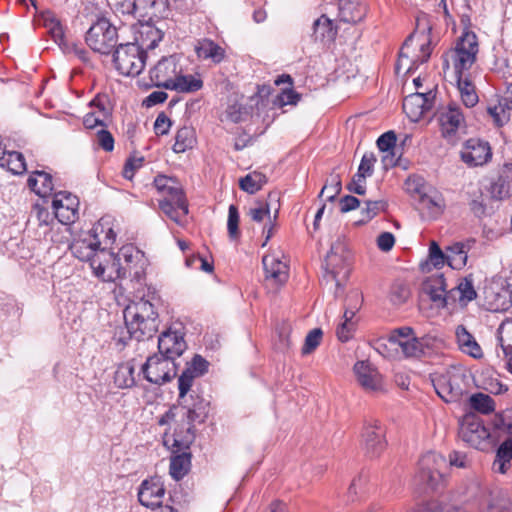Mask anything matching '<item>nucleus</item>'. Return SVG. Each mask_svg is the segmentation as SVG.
<instances>
[{"label":"nucleus","instance_id":"f257e3e1","mask_svg":"<svg viewBox=\"0 0 512 512\" xmlns=\"http://www.w3.org/2000/svg\"><path fill=\"white\" fill-rule=\"evenodd\" d=\"M125 327L116 331L114 340L117 344L127 345L135 339L143 341L152 338L158 331V313L154 305L145 299L129 304L123 312Z\"/></svg>","mask_w":512,"mask_h":512},{"label":"nucleus","instance_id":"f03ea898","mask_svg":"<svg viewBox=\"0 0 512 512\" xmlns=\"http://www.w3.org/2000/svg\"><path fill=\"white\" fill-rule=\"evenodd\" d=\"M147 54L133 42L119 44L113 52L115 69L123 76H138L146 65Z\"/></svg>","mask_w":512,"mask_h":512},{"label":"nucleus","instance_id":"7ed1b4c3","mask_svg":"<svg viewBox=\"0 0 512 512\" xmlns=\"http://www.w3.org/2000/svg\"><path fill=\"white\" fill-rule=\"evenodd\" d=\"M418 464L415 482L422 486L423 492L437 489L443 482L442 469L446 467V459L441 454L430 451L420 458Z\"/></svg>","mask_w":512,"mask_h":512},{"label":"nucleus","instance_id":"20e7f679","mask_svg":"<svg viewBox=\"0 0 512 512\" xmlns=\"http://www.w3.org/2000/svg\"><path fill=\"white\" fill-rule=\"evenodd\" d=\"M85 41L94 52L109 55L118 46L117 28L108 19L99 18L86 32Z\"/></svg>","mask_w":512,"mask_h":512},{"label":"nucleus","instance_id":"39448f33","mask_svg":"<svg viewBox=\"0 0 512 512\" xmlns=\"http://www.w3.org/2000/svg\"><path fill=\"white\" fill-rule=\"evenodd\" d=\"M178 365L171 357L160 353L149 356L141 366V373L145 380L158 386L170 382L177 375Z\"/></svg>","mask_w":512,"mask_h":512},{"label":"nucleus","instance_id":"423d86ee","mask_svg":"<svg viewBox=\"0 0 512 512\" xmlns=\"http://www.w3.org/2000/svg\"><path fill=\"white\" fill-rule=\"evenodd\" d=\"M477 53L478 41L476 34L472 31H463L455 48L449 53L455 74L460 75L469 70L476 60Z\"/></svg>","mask_w":512,"mask_h":512},{"label":"nucleus","instance_id":"0eeeda50","mask_svg":"<svg viewBox=\"0 0 512 512\" xmlns=\"http://www.w3.org/2000/svg\"><path fill=\"white\" fill-rule=\"evenodd\" d=\"M459 437L469 446L484 450L489 446L490 432L475 414H466L460 422Z\"/></svg>","mask_w":512,"mask_h":512},{"label":"nucleus","instance_id":"6e6552de","mask_svg":"<svg viewBox=\"0 0 512 512\" xmlns=\"http://www.w3.org/2000/svg\"><path fill=\"white\" fill-rule=\"evenodd\" d=\"M432 384L437 395L446 403H456L461 400L465 390L463 377L455 371L447 370L432 376Z\"/></svg>","mask_w":512,"mask_h":512},{"label":"nucleus","instance_id":"1a4fd4ad","mask_svg":"<svg viewBox=\"0 0 512 512\" xmlns=\"http://www.w3.org/2000/svg\"><path fill=\"white\" fill-rule=\"evenodd\" d=\"M119 258L122 262V278L130 277L138 283H141L146 274L148 260L144 253L132 244L124 245L119 250Z\"/></svg>","mask_w":512,"mask_h":512},{"label":"nucleus","instance_id":"9d476101","mask_svg":"<svg viewBox=\"0 0 512 512\" xmlns=\"http://www.w3.org/2000/svg\"><path fill=\"white\" fill-rule=\"evenodd\" d=\"M162 193L164 199L159 202L161 211L177 224H181L182 218L188 214V203L182 188L175 181V184H169Z\"/></svg>","mask_w":512,"mask_h":512},{"label":"nucleus","instance_id":"9b49d317","mask_svg":"<svg viewBox=\"0 0 512 512\" xmlns=\"http://www.w3.org/2000/svg\"><path fill=\"white\" fill-rule=\"evenodd\" d=\"M386 428L379 420L366 421L362 430V447L367 457H379L387 446Z\"/></svg>","mask_w":512,"mask_h":512},{"label":"nucleus","instance_id":"f8f14e48","mask_svg":"<svg viewBox=\"0 0 512 512\" xmlns=\"http://www.w3.org/2000/svg\"><path fill=\"white\" fill-rule=\"evenodd\" d=\"M122 262L119 258V252L114 254L105 248L99 250L98 255L92 264L93 274L104 282H114L122 279Z\"/></svg>","mask_w":512,"mask_h":512},{"label":"nucleus","instance_id":"ddd939ff","mask_svg":"<svg viewBox=\"0 0 512 512\" xmlns=\"http://www.w3.org/2000/svg\"><path fill=\"white\" fill-rule=\"evenodd\" d=\"M193 440V435L189 436L185 442L180 440L177 436L173 440V451L170 458L169 473L171 477L179 481L183 479L191 468V453L189 451V444Z\"/></svg>","mask_w":512,"mask_h":512},{"label":"nucleus","instance_id":"4468645a","mask_svg":"<svg viewBox=\"0 0 512 512\" xmlns=\"http://www.w3.org/2000/svg\"><path fill=\"white\" fill-rule=\"evenodd\" d=\"M353 371L358 384L366 393L380 394L386 391L382 375L369 361H357Z\"/></svg>","mask_w":512,"mask_h":512},{"label":"nucleus","instance_id":"2eb2a0df","mask_svg":"<svg viewBox=\"0 0 512 512\" xmlns=\"http://www.w3.org/2000/svg\"><path fill=\"white\" fill-rule=\"evenodd\" d=\"M491 157L492 149L489 142L479 138L466 140L460 151V158L468 167L483 166Z\"/></svg>","mask_w":512,"mask_h":512},{"label":"nucleus","instance_id":"dca6fc26","mask_svg":"<svg viewBox=\"0 0 512 512\" xmlns=\"http://www.w3.org/2000/svg\"><path fill=\"white\" fill-rule=\"evenodd\" d=\"M182 72V68L178 65V58L175 55L163 57L150 70V80L156 87L171 89L174 79Z\"/></svg>","mask_w":512,"mask_h":512},{"label":"nucleus","instance_id":"f3484780","mask_svg":"<svg viewBox=\"0 0 512 512\" xmlns=\"http://www.w3.org/2000/svg\"><path fill=\"white\" fill-rule=\"evenodd\" d=\"M178 403L182 408L187 410L189 423L187 432L190 434L194 429V423H203L206 420L210 410V403L194 390H192L185 399L178 400Z\"/></svg>","mask_w":512,"mask_h":512},{"label":"nucleus","instance_id":"a211bd4d","mask_svg":"<svg viewBox=\"0 0 512 512\" xmlns=\"http://www.w3.org/2000/svg\"><path fill=\"white\" fill-rule=\"evenodd\" d=\"M79 200L76 196L67 192H57L52 200V208L57 220L69 225L78 219Z\"/></svg>","mask_w":512,"mask_h":512},{"label":"nucleus","instance_id":"6ab92c4d","mask_svg":"<svg viewBox=\"0 0 512 512\" xmlns=\"http://www.w3.org/2000/svg\"><path fill=\"white\" fill-rule=\"evenodd\" d=\"M138 500L141 505L155 509L162 505L165 496V486L159 476L143 480L138 488Z\"/></svg>","mask_w":512,"mask_h":512},{"label":"nucleus","instance_id":"aec40b11","mask_svg":"<svg viewBox=\"0 0 512 512\" xmlns=\"http://www.w3.org/2000/svg\"><path fill=\"white\" fill-rule=\"evenodd\" d=\"M339 248H341L340 245L339 247L332 246L324 260L325 271L335 281L337 287H340L350 274L347 257L338 252Z\"/></svg>","mask_w":512,"mask_h":512},{"label":"nucleus","instance_id":"412c9836","mask_svg":"<svg viewBox=\"0 0 512 512\" xmlns=\"http://www.w3.org/2000/svg\"><path fill=\"white\" fill-rule=\"evenodd\" d=\"M187 349L184 333L181 331L168 330L162 332L158 337V353L171 357L175 360Z\"/></svg>","mask_w":512,"mask_h":512},{"label":"nucleus","instance_id":"4be33fe9","mask_svg":"<svg viewBox=\"0 0 512 512\" xmlns=\"http://www.w3.org/2000/svg\"><path fill=\"white\" fill-rule=\"evenodd\" d=\"M163 36V30L156 25L155 21H138L133 43L147 54L148 50H152L158 45Z\"/></svg>","mask_w":512,"mask_h":512},{"label":"nucleus","instance_id":"5701e85b","mask_svg":"<svg viewBox=\"0 0 512 512\" xmlns=\"http://www.w3.org/2000/svg\"><path fill=\"white\" fill-rule=\"evenodd\" d=\"M97 230L98 227H94L87 237L75 240L70 245L73 255L81 261L89 262L91 268L96 255L101 250L99 248L101 242L97 238Z\"/></svg>","mask_w":512,"mask_h":512},{"label":"nucleus","instance_id":"b1692460","mask_svg":"<svg viewBox=\"0 0 512 512\" xmlns=\"http://www.w3.org/2000/svg\"><path fill=\"white\" fill-rule=\"evenodd\" d=\"M138 21H155L165 18L169 11L168 0H133Z\"/></svg>","mask_w":512,"mask_h":512},{"label":"nucleus","instance_id":"393cba45","mask_svg":"<svg viewBox=\"0 0 512 512\" xmlns=\"http://www.w3.org/2000/svg\"><path fill=\"white\" fill-rule=\"evenodd\" d=\"M463 121L464 117L460 107L455 103H450L439 116L442 136L448 140L452 139Z\"/></svg>","mask_w":512,"mask_h":512},{"label":"nucleus","instance_id":"a878e982","mask_svg":"<svg viewBox=\"0 0 512 512\" xmlns=\"http://www.w3.org/2000/svg\"><path fill=\"white\" fill-rule=\"evenodd\" d=\"M446 279L443 274L430 277L424 284L423 290L438 308L446 307L445 290Z\"/></svg>","mask_w":512,"mask_h":512},{"label":"nucleus","instance_id":"bb28decb","mask_svg":"<svg viewBox=\"0 0 512 512\" xmlns=\"http://www.w3.org/2000/svg\"><path fill=\"white\" fill-rule=\"evenodd\" d=\"M266 279L275 284H284L288 279V266L274 256L266 255L262 259Z\"/></svg>","mask_w":512,"mask_h":512},{"label":"nucleus","instance_id":"cd10ccee","mask_svg":"<svg viewBox=\"0 0 512 512\" xmlns=\"http://www.w3.org/2000/svg\"><path fill=\"white\" fill-rule=\"evenodd\" d=\"M365 14L366 7L360 0H342L339 5V19L344 23H358Z\"/></svg>","mask_w":512,"mask_h":512},{"label":"nucleus","instance_id":"c85d7f7f","mask_svg":"<svg viewBox=\"0 0 512 512\" xmlns=\"http://www.w3.org/2000/svg\"><path fill=\"white\" fill-rule=\"evenodd\" d=\"M27 184L33 192L42 198L51 195L54 189L52 175L45 171L36 170L32 172Z\"/></svg>","mask_w":512,"mask_h":512},{"label":"nucleus","instance_id":"c756f323","mask_svg":"<svg viewBox=\"0 0 512 512\" xmlns=\"http://www.w3.org/2000/svg\"><path fill=\"white\" fill-rule=\"evenodd\" d=\"M195 52L198 58L211 60L214 64L222 62L225 58V50L208 38L201 39L197 42L195 45Z\"/></svg>","mask_w":512,"mask_h":512},{"label":"nucleus","instance_id":"7c9ffc66","mask_svg":"<svg viewBox=\"0 0 512 512\" xmlns=\"http://www.w3.org/2000/svg\"><path fill=\"white\" fill-rule=\"evenodd\" d=\"M403 110L412 121H418L429 113L421 92H415L405 97Z\"/></svg>","mask_w":512,"mask_h":512},{"label":"nucleus","instance_id":"2f4dec72","mask_svg":"<svg viewBox=\"0 0 512 512\" xmlns=\"http://www.w3.org/2000/svg\"><path fill=\"white\" fill-rule=\"evenodd\" d=\"M456 337L459 347L464 353L472 356L473 358L482 357L483 353L481 347L464 326L457 327Z\"/></svg>","mask_w":512,"mask_h":512},{"label":"nucleus","instance_id":"473e14b6","mask_svg":"<svg viewBox=\"0 0 512 512\" xmlns=\"http://www.w3.org/2000/svg\"><path fill=\"white\" fill-rule=\"evenodd\" d=\"M41 18L54 42L60 47L64 45V29L55 13L50 10H45L41 13Z\"/></svg>","mask_w":512,"mask_h":512},{"label":"nucleus","instance_id":"72a5a7b5","mask_svg":"<svg viewBox=\"0 0 512 512\" xmlns=\"http://www.w3.org/2000/svg\"><path fill=\"white\" fill-rule=\"evenodd\" d=\"M468 249L462 242H456L447 247V264L455 270L462 269L468 258Z\"/></svg>","mask_w":512,"mask_h":512},{"label":"nucleus","instance_id":"f704fd0d","mask_svg":"<svg viewBox=\"0 0 512 512\" xmlns=\"http://www.w3.org/2000/svg\"><path fill=\"white\" fill-rule=\"evenodd\" d=\"M170 90L181 93H193L199 91L203 87V81L200 77L193 75H183L182 72L174 79V83L170 86Z\"/></svg>","mask_w":512,"mask_h":512},{"label":"nucleus","instance_id":"c9c22d12","mask_svg":"<svg viewBox=\"0 0 512 512\" xmlns=\"http://www.w3.org/2000/svg\"><path fill=\"white\" fill-rule=\"evenodd\" d=\"M419 204L429 218L435 219L440 216L444 208V200L438 195L423 194L420 196Z\"/></svg>","mask_w":512,"mask_h":512},{"label":"nucleus","instance_id":"e433bc0d","mask_svg":"<svg viewBox=\"0 0 512 512\" xmlns=\"http://www.w3.org/2000/svg\"><path fill=\"white\" fill-rule=\"evenodd\" d=\"M456 77L458 90L464 105L468 108L474 107L479 101L474 85L467 77H463V74L456 75Z\"/></svg>","mask_w":512,"mask_h":512},{"label":"nucleus","instance_id":"4c0bfd02","mask_svg":"<svg viewBox=\"0 0 512 512\" xmlns=\"http://www.w3.org/2000/svg\"><path fill=\"white\" fill-rule=\"evenodd\" d=\"M267 183V177L258 171L248 173L240 178L239 187L248 194H255Z\"/></svg>","mask_w":512,"mask_h":512},{"label":"nucleus","instance_id":"58836bf2","mask_svg":"<svg viewBox=\"0 0 512 512\" xmlns=\"http://www.w3.org/2000/svg\"><path fill=\"white\" fill-rule=\"evenodd\" d=\"M335 34L336 31L333 29L332 21L326 15H321L314 21L312 36L315 41L332 40Z\"/></svg>","mask_w":512,"mask_h":512},{"label":"nucleus","instance_id":"ea45409f","mask_svg":"<svg viewBox=\"0 0 512 512\" xmlns=\"http://www.w3.org/2000/svg\"><path fill=\"white\" fill-rule=\"evenodd\" d=\"M0 166L7 167L13 174L19 175L26 171V162L22 153L17 151L5 152L0 159Z\"/></svg>","mask_w":512,"mask_h":512},{"label":"nucleus","instance_id":"a19ab883","mask_svg":"<svg viewBox=\"0 0 512 512\" xmlns=\"http://www.w3.org/2000/svg\"><path fill=\"white\" fill-rule=\"evenodd\" d=\"M470 407L481 413L490 414L495 410V402L491 396L481 392L475 393L469 397Z\"/></svg>","mask_w":512,"mask_h":512},{"label":"nucleus","instance_id":"79ce46f5","mask_svg":"<svg viewBox=\"0 0 512 512\" xmlns=\"http://www.w3.org/2000/svg\"><path fill=\"white\" fill-rule=\"evenodd\" d=\"M498 340L504 356L512 358V318L506 319L499 326Z\"/></svg>","mask_w":512,"mask_h":512},{"label":"nucleus","instance_id":"37998d69","mask_svg":"<svg viewBox=\"0 0 512 512\" xmlns=\"http://www.w3.org/2000/svg\"><path fill=\"white\" fill-rule=\"evenodd\" d=\"M398 346L406 358H419L424 354V345L417 337L401 340Z\"/></svg>","mask_w":512,"mask_h":512},{"label":"nucleus","instance_id":"c03bdc74","mask_svg":"<svg viewBox=\"0 0 512 512\" xmlns=\"http://www.w3.org/2000/svg\"><path fill=\"white\" fill-rule=\"evenodd\" d=\"M456 290L458 294V300L462 304H467L477 297L471 276L464 277L456 286Z\"/></svg>","mask_w":512,"mask_h":512},{"label":"nucleus","instance_id":"a18cd8bd","mask_svg":"<svg viewBox=\"0 0 512 512\" xmlns=\"http://www.w3.org/2000/svg\"><path fill=\"white\" fill-rule=\"evenodd\" d=\"M410 296L409 287L401 282H395L391 285L389 291V301L394 306H400L404 304Z\"/></svg>","mask_w":512,"mask_h":512},{"label":"nucleus","instance_id":"49530a36","mask_svg":"<svg viewBox=\"0 0 512 512\" xmlns=\"http://www.w3.org/2000/svg\"><path fill=\"white\" fill-rule=\"evenodd\" d=\"M115 383L120 388H130L134 386V367L128 364L120 366L115 372Z\"/></svg>","mask_w":512,"mask_h":512},{"label":"nucleus","instance_id":"de8ad7c7","mask_svg":"<svg viewBox=\"0 0 512 512\" xmlns=\"http://www.w3.org/2000/svg\"><path fill=\"white\" fill-rule=\"evenodd\" d=\"M492 310L505 311L512 306V290L502 287L494 294V300L490 302Z\"/></svg>","mask_w":512,"mask_h":512},{"label":"nucleus","instance_id":"09e8293b","mask_svg":"<svg viewBox=\"0 0 512 512\" xmlns=\"http://www.w3.org/2000/svg\"><path fill=\"white\" fill-rule=\"evenodd\" d=\"M90 107L94 108L93 112L101 114V118L107 122L112 115V108L110 106L109 98L105 94H97L90 102Z\"/></svg>","mask_w":512,"mask_h":512},{"label":"nucleus","instance_id":"8fccbe9b","mask_svg":"<svg viewBox=\"0 0 512 512\" xmlns=\"http://www.w3.org/2000/svg\"><path fill=\"white\" fill-rule=\"evenodd\" d=\"M192 135L193 131L192 129L188 127H183L179 129L175 136V143L173 145V150L176 153H182L187 148H190L192 146Z\"/></svg>","mask_w":512,"mask_h":512},{"label":"nucleus","instance_id":"3c124183","mask_svg":"<svg viewBox=\"0 0 512 512\" xmlns=\"http://www.w3.org/2000/svg\"><path fill=\"white\" fill-rule=\"evenodd\" d=\"M377 157L373 152H366L362 156L356 175L358 178H368L373 175Z\"/></svg>","mask_w":512,"mask_h":512},{"label":"nucleus","instance_id":"603ef678","mask_svg":"<svg viewBox=\"0 0 512 512\" xmlns=\"http://www.w3.org/2000/svg\"><path fill=\"white\" fill-rule=\"evenodd\" d=\"M366 206L362 209V215H363V222H368L371 219H373L375 216H377L380 212L386 211L388 207L387 201L381 199V200H375V201H366Z\"/></svg>","mask_w":512,"mask_h":512},{"label":"nucleus","instance_id":"864d4df0","mask_svg":"<svg viewBox=\"0 0 512 512\" xmlns=\"http://www.w3.org/2000/svg\"><path fill=\"white\" fill-rule=\"evenodd\" d=\"M195 378V374H193L191 368H186L182 372L178 378V400L185 399V397L190 394L189 392L191 391V387Z\"/></svg>","mask_w":512,"mask_h":512},{"label":"nucleus","instance_id":"5fc2aeb1","mask_svg":"<svg viewBox=\"0 0 512 512\" xmlns=\"http://www.w3.org/2000/svg\"><path fill=\"white\" fill-rule=\"evenodd\" d=\"M490 193L495 200H504L510 197L509 182L503 177H498V179L491 184Z\"/></svg>","mask_w":512,"mask_h":512},{"label":"nucleus","instance_id":"6e6d98bb","mask_svg":"<svg viewBox=\"0 0 512 512\" xmlns=\"http://www.w3.org/2000/svg\"><path fill=\"white\" fill-rule=\"evenodd\" d=\"M323 332L320 328L312 329L305 337L302 347V354L308 355L312 353L321 343Z\"/></svg>","mask_w":512,"mask_h":512},{"label":"nucleus","instance_id":"4d7b16f0","mask_svg":"<svg viewBox=\"0 0 512 512\" xmlns=\"http://www.w3.org/2000/svg\"><path fill=\"white\" fill-rule=\"evenodd\" d=\"M429 261L437 269L447 263V251L443 252L437 242L432 241L429 246Z\"/></svg>","mask_w":512,"mask_h":512},{"label":"nucleus","instance_id":"13d9d810","mask_svg":"<svg viewBox=\"0 0 512 512\" xmlns=\"http://www.w3.org/2000/svg\"><path fill=\"white\" fill-rule=\"evenodd\" d=\"M228 235L231 239H238L239 232V212L235 205H230L228 210V221H227Z\"/></svg>","mask_w":512,"mask_h":512},{"label":"nucleus","instance_id":"bf43d9fd","mask_svg":"<svg viewBox=\"0 0 512 512\" xmlns=\"http://www.w3.org/2000/svg\"><path fill=\"white\" fill-rule=\"evenodd\" d=\"M342 189L341 179L339 175H335L331 177V182L326 184L321 192L320 196L326 194V198L328 201H334L337 195L340 193Z\"/></svg>","mask_w":512,"mask_h":512},{"label":"nucleus","instance_id":"052dcab7","mask_svg":"<svg viewBox=\"0 0 512 512\" xmlns=\"http://www.w3.org/2000/svg\"><path fill=\"white\" fill-rule=\"evenodd\" d=\"M397 137L394 131H387L377 139V147L382 152H389L395 147Z\"/></svg>","mask_w":512,"mask_h":512},{"label":"nucleus","instance_id":"680f3d73","mask_svg":"<svg viewBox=\"0 0 512 512\" xmlns=\"http://www.w3.org/2000/svg\"><path fill=\"white\" fill-rule=\"evenodd\" d=\"M249 216L255 222H261L265 217H270V208L267 202L258 201L255 207L249 209Z\"/></svg>","mask_w":512,"mask_h":512},{"label":"nucleus","instance_id":"e2e57ef3","mask_svg":"<svg viewBox=\"0 0 512 512\" xmlns=\"http://www.w3.org/2000/svg\"><path fill=\"white\" fill-rule=\"evenodd\" d=\"M144 162L143 157H133L126 160L123 168L122 175L125 179L131 180L135 172L142 167Z\"/></svg>","mask_w":512,"mask_h":512},{"label":"nucleus","instance_id":"0e129e2a","mask_svg":"<svg viewBox=\"0 0 512 512\" xmlns=\"http://www.w3.org/2000/svg\"><path fill=\"white\" fill-rule=\"evenodd\" d=\"M244 114L245 108L243 105L239 103H233L228 105L225 111V118L232 123H239L243 120Z\"/></svg>","mask_w":512,"mask_h":512},{"label":"nucleus","instance_id":"69168bd1","mask_svg":"<svg viewBox=\"0 0 512 512\" xmlns=\"http://www.w3.org/2000/svg\"><path fill=\"white\" fill-rule=\"evenodd\" d=\"M97 143L106 152H111L114 149V138L106 129L97 132Z\"/></svg>","mask_w":512,"mask_h":512},{"label":"nucleus","instance_id":"338daca9","mask_svg":"<svg viewBox=\"0 0 512 512\" xmlns=\"http://www.w3.org/2000/svg\"><path fill=\"white\" fill-rule=\"evenodd\" d=\"M414 336V331L411 327L405 326L393 330L389 336V342L398 345L401 340L411 339Z\"/></svg>","mask_w":512,"mask_h":512},{"label":"nucleus","instance_id":"774afa93","mask_svg":"<svg viewBox=\"0 0 512 512\" xmlns=\"http://www.w3.org/2000/svg\"><path fill=\"white\" fill-rule=\"evenodd\" d=\"M171 124H172V122H171L170 118L164 112L159 113L154 122L155 133L157 135L168 134Z\"/></svg>","mask_w":512,"mask_h":512}]
</instances>
